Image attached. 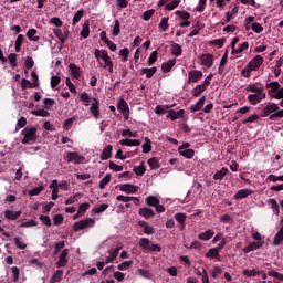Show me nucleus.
<instances>
[{"label":"nucleus","mask_w":283,"mask_h":283,"mask_svg":"<svg viewBox=\"0 0 283 283\" xmlns=\"http://www.w3.org/2000/svg\"><path fill=\"white\" fill-rule=\"evenodd\" d=\"M36 132V127H25L21 132L22 136H24L21 140L22 145H31L32 143H36V138H39Z\"/></svg>","instance_id":"4"},{"label":"nucleus","mask_w":283,"mask_h":283,"mask_svg":"<svg viewBox=\"0 0 283 283\" xmlns=\"http://www.w3.org/2000/svg\"><path fill=\"white\" fill-rule=\"evenodd\" d=\"M96 224V221L92 218H87L81 221H77L73 224V231L76 233L83 229H90V227H94Z\"/></svg>","instance_id":"5"},{"label":"nucleus","mask_w":283,"mask_h":283,"mask_svg":"<svg viewBox=\"0 0 283 283\" xmlns=\"http://www.w3.org/2000/svg\"><path fill=\"white\" fill-rule=\"evenodd\" d=\"M14 244L18 249H21L22 251L28 249V245L25 244V242H23V239L21 237L14 238Z\"/></svg>","instance_id":"43"},{"label":"nucleus","mask_w":283,"mask_h":283,"mask_svg":"<svg viewBox=\"0 0 283 283\" xmlns=\"http://www.w3.org/2000/svg\"><path fill=\"white\" fill-rule=\"evenodd\" d=\"M170 48L172 56H182V46L180 44L172 42Z\"/></svg>","instance_id":"24"},{"label":"nucleus","mask_w":283,"mask_h":283,"mask_svg":"<svg viewBox=\"0 0 283 283\" xmlns=\"http://www.w3.org/2000/svg\"><path fill=\"white\" fill-rule=\"evenodd\" d=\"M148 165L150 169H160V164L158 163V159L156 157H151L148 159Z\"/></svg>","instance_id":"51"},{"label":"nucleus","mask_w":283,"mask_h":283,"mask_svg":"<svg viewBox=\"0 0 283 283\" xmlns=\"http://www.w3.org/2000/svg\"><path fill=\"white\" fill-rule=\"evenodd\" d=\"M117 109L125 116V120L129 118V105L124 98H120L117 104Z\"/></svg>","instance_id":"9"},{"label":"nucleus","mask_w":283,"mask_h":283,"mask_svg":"<svg viewBox=\"0 0 283 283\" xmlns=\"http://www.w3.org/2000/svg\"><path fill=\"white\" fill-rule=\"evenodd\" d=\"M139 247L144 251V253H149V249L151 247V241L148 238H140Z\"/></svg>","instance_id":"20"},{"label":"nucleus","mask_w":283,"mask_h":283,"mask_svg":"<svg viewBox=\"0 0 283 283\" xmlns=\"http://www.w3.org/2000/svg\"><path fill=\"white\" fill-rule=\"evenodd\" d=\"M174 65H176V59L169 60L168 62H164L161 64V72L164 74H167V73L171 72Z\"/></svg>","instance_id":"22"},{"label":"nucleus","mask_w":283,"mask_h":283,"mask_svg":"<svg viewBox=\"0 0 283 283\" xmlns=\"http://www.w3.org/2000/svg\"><path fill=\"white\" fill-rule=\"evenodd\" d=\"M39 220L44 224L45 227H52V219H50L48 216L41 214L39 217Z\"/></svg>","instance_id":"56"},{"label":"nucleus","mask_w":283,"mask_h":283,"mask_svg":"<svg viewBox=\"0 0 283 283\" xmlns=\"http://www.w3.org/2000/svg\"><path fill=\"white\" fill-rule=\"evenodd\" d=\"M205 101H207L206 96H202L195 105L190 107V112L195 114V112H200L202 107H205Z\"/></svg>","instance_id":"26"},{"label":"nucleus","mask_w":283,"mask_h":283,"mask_svg":"<svg viewBox=\"0 0 283 283\" xmlns=\"http://www.w3.org/2000/svg\"><path fill=\"white\" fill-rule=\"evenodd\" d=\"M133 171L136 174V176H145V171H147L145 161H142L139 166H134Z\"/></svg>","instance_id":"29"},{"label":"nucleus","mask_w":283,"mask_h":283,"mask_svg":"<svg viewBox=\"0 0 283 283\" xmlns=\"http://www.w3.org/2000/svg\"><path fill=\"white\" fill-rule=\"evenodd\" d=\"M201 65H205L206 67H213V54L210 53H203L200 57Z\"/></svg>","instance_id":"14"},{"label":"nucleus","mask_w":283,"mask_h":283,"mask_svg":"<svg viewBox=\"0 0 283 283\" xmlns=\"http://www.w3.org/2000/svg\"><path fill=\"white\" fill-rule=\"evenodd\" d=\"M134 264V261H124L122 264L117 266L118 271H126V269H129Z\"/></svg>","instance_id":"62"},{"label":"nucleus","mask_w":283,"mask_h":283,"mask_svg":"<svg viewBox=\"0 0 283 283\" xmlns=\"http://www.w3.org/2000/svg\"><path fill=\"white\" fill-rule=\"evenodd\" d=\"M158 61V51H153L148 57V65H154Z\"/></svg>","instance_id":"59"},{"label":"nucleus","mask_w":283,"mask_h":283,"mask_svg":"<svg viewBox=\"0 0 283 283\" xmlns=\"http://www.w3.org/2000/svg\"><path fill=\"white\" fill-rule=\"evenodd\" d=\"M146 143L143 144L142 149L144 154H149L151 151V139L149 137L145 138Z\"/></svg>","instance_id":"47"},{"label":"nucleus","mask_w":283,"mask_h":283,"mask_svg":"<svg viewBox=\"0 0 283 283\" xmlns=\"http://www.w3.org/2000/svg\"><path fill=\"white\" fill-rule=\"evenodd\" d=\"M139 227L144 229V233L146 235H154V228L147 223V221H139L138 222Z\"/></svg>","instance_id":"28"},{"label":"nucleus","mask_w":283,"mask_h":283,"mask_svg":"<svg viewBox=\"0 0 283 283\" xmlns=\"http://www.w3.org/2000/svg\"><path fill=\"white\" fill-rule=\"evenodd\" d=\"M80 98L81 101L86 103L85 104L86 106L92 102V97H90V94H87L86 92H83L80 95ZM90 112L96 120L101 118V101H98V98H93V103L91 104Z\"/></svg>","instance_id":"2"},{"label":"nucleus","mask_w":283,"mask_h":283,"mask_svg":"<svg viewBox=\"0 0 283 283\" xmlns=\"http://www.w3.org/2000/svg\"><path fill=\"white\" fill-rule=\"evenodd\" d=\"M176 222L180 226V231H185L186 222H187V213L177 212L174 216Z\"/></svg>","instance_id":"13"},{"label":"nucleus","mask_w":283,"mask_h":283,"mask_svg":"<svg viewBox=\"0 0 283 283\" xmlns=\"http://www.w3.org/2000/svg\"><path fill=\"white\" fill-rule=\"evenodd\" d=\"M113 147L112 145H107L104 149L103 153L101 155V160H109V158H112V151H113Z\"/></svg>","instance_id":"27"},{"label":"nucleus","mask_w":283,"mask_h":283,"mask_svg":"<svg viewBox=\"0 0 283 283\" xmlns=\"http://www.w3.org/2000/svg\"><path fill=\"white\" fill-rule=\"evenodd\" d=\"M275 118H283V109H280V106H279V109L275 111L274 114H271L269 116V120H275Z\"/></svg>","instance_id":"60"},{"label":"nucleus","mask_w":283,"mask_h":283,"mask_svg":"<svg viewBox=\"0 0 283 283\" xmlns=\"http://www.w3.org/2000/svg\"><path fill=\"white\" fill-rule=\"evenodd\" d=\"M202 76V71L191 70L188 73V83H198Z\"/></svg>","instance_id":"11"},{"label":"nucleus","mask_w":283,"mask_h":283,"mask_svg":"<svg viewBox=\"0 0 283 283\" xmlns=\"http://www.w3.org/2000/svg\"><path fill=\"white\" fill-rule=\"evenodd\" d=\"M109 182H112V174H106V176L99 181V189H105Z\"/></svg>","instance_id":"41"},{"label":"nucleus","mask_w":283,"mask_h":283,"mask_svg":"<svg viewBox=\"0 0 283 283\" xmlns=\"http://www.w3.org/2000/svg\"><path fill=\"white\" fill-rule=\"evenodd\" d=\"M36 34H39V31H36V29H29L27 32V36L29 41H34V42L40 41L41 38Z\"/></svg>","instance_id":"30"},{"label":"nucleus","mask_w":283,"mask_h":283,"mask_svg":"<svg viewBox=\"0 0 283 283\" xmlns=\"http://www.w3.org/2000/svg\"><path fill=\"white\" fill-rule=\"evenodd\" d=\"M245 92H251L252 94L248 95V101L250 105H258L266 98V93H264V87H258L255 84L248 85Z\"/></svg>","instance_id":"1"},{"label":"nucleus","mask_w":283,"mask_h":283,"mask_svg":"<svg viewBox=\"0 0 283 283\" xmlns=\"http://www.w3.org/2000/svg\"><path fill=\"white\" fill-rule=\"evenodd\" d=\"M65 248V241H59L54 244V255H59V252L61 251V249Z\"/></svg>","instance_id":"58"},{"label":"nucleus","mask_w":283,"mask_h":283,"mask_svg":"<svg viewBox=\"0 0 283 283\" xmlns=\"http://www.w3.org/2000/svg\"><path fill=\"white\" fill-rule=\"evenodd\" d=\"M119 189L125 193H138V186L132 184H123L119 186Z\"/></svg>","instance_id":"15"},{"label":"nucleus","mask_w":283,"mask_h":283,"mask_svg":"<svg viewBox=\"0 0 283 283\" xmlns=\"http://www.w3.org/2000/svg\"><path fill=\"white\" fill-rule=\"evenodd\" d=\"M206 258H211V260H220V251L216 248H211L206 254Z\"/></svg>","instance_id":"31"},{"label":"nucleus","mask_w":283,"mask_h":283,"mask_svg":"<svg viewBox=\"0 0 283 283\" xmlns=\"http://www.w3.org/2000/svg\"><path fill=\"white\" fill-rule=\"evenodd\" d=\"M67 255H70V250L64 249L60 255L59 261L56 262L57 269H63V266H67Z\"/></svg>","instance_id":"12"},{"label":"nucleus","mask_w":283,"mask_h":283,"mask_svg":"<svg viewBox=\"0 0 283 283\" xmlns=\"http://www.w3.org/2000/svg\"><path fill=\"white\" fill-rule=\"evenodd\" d=\"M227 39L222 38V39H216L210 41V45H217V48H223L224 43H226Z\"/></svg>","instance_id":"55"},{"label":"nucleus","mask_w":283,"mask_h":283,"mask_svg":"<svg viewBox=\"0 0 283 283\" xmlns=\"http://www.w3.org/2000/svg\"><path fill=\"white\" fill-rule=\"evenodd\" d=\"M264 63V57L262 55H255L249 63L248 66L251 69L252 72H258L262 64Z\"/></svg>","instance_id":"8"},{"label":"nucleus","mask_w":283,"mask_h":283,"mask_svg":"<svg viewBox=\"0 0 283 283\" xmlns=\"http://www.w3.org/2000/svg\"><path fill=\"white\" fill-rule=\"evenodd\" d=\"M138 214L142 216V218H145V220H149V218L156 216V212L150 208H140Z\"/></svg>","instance_id":"16"},{"label":"nucleus","mask_w":283,"mask_h":283,"mask_svg":"<svg viewBox=\"0 0 283 283\" xmlns=\"http://www.w3.org/2000/svg\"><path fill=\"white\" fill-rule=\"evenodd\" d=\"M78 198H83V195L81 192H77L73 197L66 199L64 205H74V202H76Z\"/></svg>","instance_id":"52"},{"label":"nucleus","mask_w":283,"mask_h":283,"mask_svg":"<svg viewBox=\"0 0 283 283\" xmlns=\"http://www.w3.org/2000/svg\"><path fill=\"white\" fill-rule=\"evenodd\" d=\"M213 235H216V231L208 229L207 231L198 234V240H203L205 242H209V240H211Z\"/></svg>","instance_id":"18"},{"label":"nucleus","mask_w":283,"mask_h":283,"mask_svg":"<svg viewBox=\"0 0 283 283\" xmlns=\"http://www.w3.org/2000/svg\"><path fill=\"white\" fill-rule=\"evenodd\" d=\"M178 6H180V0H172L171 2H169L167 6H166V10H174L175 8H178Z\"/></svg>","instance_id":"64"},{"label":"nucleus","mask_w":283,"mask_h":283,"mask_svg":"<svg viewBox=\"0 0 283 283\" xmlns=\"http://www.w3.org/2000/svg\"><path fill=\"white\" fill-rule=\"evenodd\" d=\"M84 14H85V10L83 9L78 10L73 17L72 25H76V23L81 21V18L84 17Z\"/></svg>","instance_id":"45"},{"label":"nucleus","mask_w":283,"mask_h":283,"mask_svg":"<svg viewBox=\"0 0 283 283\" xmlns=\"http://www.w3.org/2000/svg\"><path fill=\"white\" fill-rule=\"evenodd\" d=\"M39 226V222H36L35 220H29V221H27V222H22L21 224H20V227L21 228H24V229H28V228H30V227H38Z\"/></svg>","instance_id":"61"},{"label":"nucleus","mask_w":283,"mask_h":283,"mask_svg":"<svg viewBox=\"0 0 283 283\" xmlns=\"http://www.w3.org/2000/svg\"><path fill=\"white\" fill-rule=\"evenodd\" d=\"M113 36H118L120 34V21L115 20V24L112 31Z\"/></svg>","instance_id":"54"},{"label":"nucleus","mask_w":283,"mask_h":283,"mask_svg":"<svg viewBox=\"0 0 283 283\" xmlns=\"http://www.w3.org/2000/svg\"><path fill=\"white\" fill-rule=\"evenodd\" d=\"M280 85V82H272L265 84V90L268 91V95L270 96L271 99L275 98L276 101H282L283 99V87Z\"/></svg>","instance_id":"3"},{"label":"nucleus","mask_w":283,"mask_h":283,"mask_svg":"<svg viewBox=\"0 0 283 283\" xmlns=\"http://www.w3.org/2000/svg\"><path fill=\"white\" fill-rule=\"evenodd\" d=\"M277 109H279V105L273 102H270L262 108L260 116L261 118H266V116H271V114H275Z\"/></svg>","instance_id":"7"},{"label":"nucleus","mask_w":283,"mask_h":283,"mask_svg":"<svg viewBox=\"0 0 283 283\" xmlns=\"http://www.w3.org/2000/svg\"><path fill=\"white\" fill-rule=\"evenodd\" d=\"M80 35H81L83 39H87V36H90V23H88V22H85V23H84L83 29H82V31L80 32Z\"/></svg>","instance_id":"49"},{"label":"nucleus","mask_w":283,"mask_h":283,"mask_svg":"<svg viewBox=\"0 0 283 283\" xmlns=\"http://www.w3.org/2000/svg\"><path fill=\"white\" fill-rule=\"evenodd\" d=\"M249 196H253V190L251 189H241L237 191L234 195V200H242L244 198H249Z\"/></svg>","instance_id":"17"},{"label":"nucleus","mask_w":283,"mask_h":283,"mask_svg":"<svg viewBox=\"0 0 283 283\" xmlns=\"http://www.w3.org/2000/svg\"><path fill=\"white\" fill-rule=\"evenodd\" d=\"M251 29L253 30V32H255V34H260L261 32H264V28L262 27V24L258 22H253L251 25Z\"/></svg>","instance_id":"57"},{"label":"nucleus","mask_w":283,"mask_h":283,"mask_svg":"<svg viewBox=\"0 0 283 283\" xmlns=\"http://www.w3.org/2000/svg\"><path fill=\"white\" fill-rule=\"evenodd\" d=\"M262 273V271H258V270H244L243 271V275H245V277H256V275H260Z\"/></svg>","instance_id":"50"},{"label":"nucleus","mask_w":283,"mask_h":283,"mask_svg":"<svg viewBox=\"0 0 283 283\" xmlns=\"http://www.w3.org/2000/svg\"><path fill=\"white\" fill-rule=\"evenodd\" d=\"M156 72H158V69L156 66H153L150 69H142V74H146V78H151L154 74H156Z\"/></svg>","instance_id":"36"},{"label":"nucleus","mask_w":283,"mask_h":283,"mask_svg":"<svg viewBox=\"0 0 283 283\" xmlns=\"http://www.w3.org/2000/svg\"><path fill=\"white\" fill-rule=\"evenodd\" d=\"M54 34L59 39L61 44L65 45V42L67 41V35H65L61 29H55Z\"/></svg>","instance_id":"35"},{"label":"nucleus","mask_w":283,"mask_h":283,"mask_svg":"<svg viewBox=\"0 0 283 283\" xmlns=\"http://www.w3.org/2000/svg\"><path fill=\"white\" fill-rule=\"evenodd\" d=\"M120 145L125 146V147H140V140L138 139H122Z\"/></svg>","instance_id":"23"},{"label":"nucleus","mask_w":283,"mask_h":283,"mask_svg":"<svg viewBox=\"0 0 283 283\" xmlns=\"http://www.w3.org/2000/svg\"><path fill=\"white\" fill-rule=\"evenodd\" d=\"M146 205L148 207H158V205H160V199H158L156 196H148L146 198Z\"/></svg>","instance_id":"32"},{"label":"nucleus","mask_w":283,"mask_h":283,"mask_svg":"<svg viewBox=\"0 0 283 283\" xmlns=\"http://www.w3.org/2000/svg\"><path fill=\"white\" fill-rule=\"evenodd\" d=\"M4 217L7 218V220H19V218H21V210L15 212L12 210H6Z\"/></svg>","instance_id":"25"},{"label":"nucleus","mask_w":283,"mask_h":283,"mask_svg":"<svg viewBox=\"0 0 283 283\" xmlns=\"http://www.w3.org/2000/svg\"><path fill=\"white\" fill-rule=\"evenodd\" d=\"M282 241H283V227H281V229L277 231V233L273 238L274 247H280V244H282Z\"/></svg>","instance_id":"33"},{"label":"nucleus","mask_w":283,"mask_h":283,"mask_svg":"<svg viewBox=\"0 0 283 283\" xmlns=\"http://www.w3.org/2000/svg\"><path fill=\"white\" fill-rule=\"evenodd\" d=\"M229 174V169L227 167H222L219 171H217L213 176V180H222L224 176Z\"/></svg>","instance_id":"34"},{"label":"nucleus","mask_w":283,"mask_h":283,"mask_svg":"<svg viewBox=\"0 0 283 283\" xmlns=\"http://www.w3.org/2000/svg\"><path fill=\"white\" fill-rule=\"evenodd\" d=\"M160 32H167L169 30V18H163L159 23Z\"/></svg>","instance_id":"40"},{"label":"nucleus","mask_w":283,"mask_h":283,"mask_svg":"<svg viewBox=\"0 0 283 283\" xmlns=\"http://www.w3.org/2000/svg\"><path fill=\"white\" fill-rule=\"evenodd\" d=\"M244 50H249V42H243L239 49H233L231 54H242Z\"/></svg>","instance_id":"44"},{"label":"nucleus","mask_w":283,"mask_h":283,"mask_svg":"<svg viewBox=\"0 0 283 283\" xmlns=\"http://www.w3.org/2000/svg\"><path fill=\"white\" fill-rule=\"evenodd\" d=\"M206 90V86L199 84L192 90V96H195V98H198Z\"/></svg>","instance_id":"39"},{"label":"nucleus","mask_w":283,"mask_h":283,"mask_svg":"<svg viewBox=\"0 0 283 283\" xmlns=\"http://www.w3.org/2000/svg\"><path fill=\"white\" fill-rule=\"evenodd\" d=\"M63 280V270H57L51 277L50 283L61 282Z\"/></svg>","instance_id":"38"},{"label":"nucleus","mask_w":283,"mask_h":283,"mask_svg":"<svg viewBox=\"0 0 283 283\" xmlns=\"http://www.w3.org/2000/svg\"><path fill=\"white\" fill-rule=\"evenodd\" d=\"M45 187L43 186L35 187L29 191V196H39V193H41V191H43Z\"/></svg>","instance_id":"63"},{"label":"nucleus","mask_w":283,"mask_h":283,"mask_svg":"<svg viewBox=\"0 0 283 283\" xmlns=\"http://www.w3.org/2000/svg\"><path fill=\"white\" fill-rule=\"evenodd\" d=\"M94 56L95 59H97V61H104L105 65L104 67H107L108 65H112V57H109V54L107 53L106 50H98L96 49L94 52Z\"/></svg>","instance_id":"6"},{"label":"nucleus","mask_w":283,"mask_h":283,"mask_svg":"<svg viewBox=\"0 0 283 283\" xmlns=\"http://www.w3.org/2000/svg\"><path fill=\"white\" fill-rule=\"evenodd\" d=\"M69 70L71 71V76H73V78H81V67H78V65L71 63L69 64Z\"/></svg>","instance_id":"21"},{"label":"nucleus","mask_w":283,"mask_h":283,"mask_svg":"<svg viewBox=\"0 0 283 283\" xmlns=\"http://www.w3.org/2000/svg\"><path fill=\"white\" fill-rule=\"evenodd\" d=\"M21 88L22 90H32V88H34V84L32 82H30V80H28V78H22Z\"/></svg>","instance_id":"48"},{"label":"nucleus","mask_w":283,"mask_h":283,"mask_svg":"<svg viewBox=\"0 0 283 283\" xmlns=\"http://www.w3.org/2000/svg\"><path fill=\"white\" fill-rule=\"evenodd\" d=\"M262 241L252 242L248 247L243 248V253H251V251H258V249H262Z\"/></svg>","instance_id":"19"},{"label":"nucleus","mask_w":283,"mask_h":283,"mask_svg":"<svg viewBox=\"0 0 283 283\" xmlns=\"http://www.w3.org/2000/svg\"><path fill=\"white\" fill-rule=\"evenodd\" d=\"M179 154L184 158L191 159V158H193V156H196V150L189 148V149H185V150H179Z\"/></svg>","instance_id":"37"},{"label":"nucleus","mask_w":283,"mask_h":283,"mask_svg":"<svg viewBox=\"0 0 283 283\" xmlns=\"http://www.w3.org/2000/svg\"><path fill=\"white\" fill-rule=\"evenodd\" d=\"M85 160V157L78 155L76 151L67 153V163H74L75 165H81Z\"/></svg>","instance_id":"10"},{"label":"nucleus","mask_w":283,"mask_h":283,"mask_svg":"<svg viewBox=\"0 0 283 283\" xmlns=\"http://www.w3.org/2000/svg\"><path fill=\"white\" fill-rule=\"evenodd\" d=\"M109 209V205L107 203H102L99 207L93 208L94 213H103L104 211H107Z\"/></svg>","instance_id":"53"},{"label":"nucleus","mask_w":283,"mask_h":283,"mask_svg":"<svg viewBox=\"0 0 283 283\" xmlns=\"http://www.w3.org/2000/svg\"><path fill=\"white\" fill-rule=\"evenodd\" d=\"M31 114L33 116H41L42 118H48V116H50V112L41 108V109H38V111H32Z\"/></svg>","instance_id":"46"},{"label":"nucleus","mask_w":283,"mask_h":283,"mask_svg":"<svg viewBox=\"0 0 283 283\" xmlns=\"http://www.w3.org/2000/svg\"><path fill=\"white\" fill-rule=\"evenodd\" d=\"M269 205H271L274 216H280V205H277V201L275 199H269Z\"/></svg>","instance_id":"42"}]
</instances>
